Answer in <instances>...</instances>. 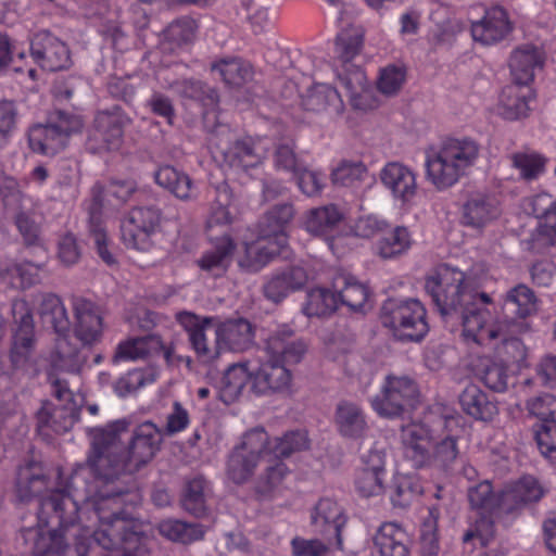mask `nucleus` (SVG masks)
<instances>
[{"label":"nucleus","mask_w":556,"mask_h":556,"mask_svg":"<svg viewBox=\"0 0 556 556\" xmlns=\"http://www.w3.org/2000/svg\"><path fill=\"white\" fill-rule=\"evenodd\" d=\"M367 175L368 170L363 162L344 160L332 169L330 178L336 186L355 188Z\"/></svg>","instance_id":"5fc2aeb1"},{"label":"nucleus","mask_w":556,"mask_h":556,"mask_svg":"<svg viewBox=\"0 0 556 556\" xmlns=\"http://www.w3.org/2000/svg\"><path fill=\"white\" fill-rule=\"evenodd\" d=\"M155 381V375L148 369L129 370L114 383L115 393L125 397L140 388Z\"/></svg>","instance_id":"13d9d810"},{"label":"nucleus","mask_w":556,"mask_h":556,"mask_svg":"<svg viewBox=\"0 0 556 556\" xmlns=\"http://www.w3.org/2000/svg\"><path fill=\"white\" fill-rule=\"evenodd\" d=\"M510 160L520 176L527 180L538 178L544 170L545 160L535 152H517Z\"/></svg>","instance_id":"bf43d9fd"},{"label":"nucleus","mask_w":556,"mask_h":556,"mask_svg":"<svg viewBox=\"0 0 556 556\" xmlns=\"http://www.w3.org/2000/svg\"><path fill=\"white\" fill-rule=\"evenodd\" d=\"M30 52L35 62L46 71L64 70L71 63L67 46L47 30L34 35Z\"/></svg>","instance_id":"412c9836"},{"label":"nucleus","mask_w":556,"mask_h":556,"mask_svg":"<svg viewBox=\"0 0 556 556\" xmlns=\"http://www.w3.org/2000/svg\"><path fill=\"white\" fill-rule=\"evenodd\" d=\"M467 497L470 507L481 514L473 525H471L463 535L465 545H477L485 547L494 536V516L496 492L493 491L489 480L475 483L467 489Z\"/></svg>","instance_id":"1a4fd4ad"},{"label":"nucleus","mask_w":556,"mask_h":556,"mask_svg":"<svg viewBox=\"0 0 556 556\" xmlns=\"http://www.w3.org/2000/svg\"><path fill=\"white\" fill-rule=\"evenodd\" d=\"M90 236L93 241L96 251L99 257L108 266H114L117 264L116 255L111 250V242L106 236V232L102 225L96 222L94 217L90 220Z\"/></svg>","instance_id":"69168bd1"},{"label":"nucleus","mask_w":556,"mask_h":556,"mask_svg":"<svg viewBox=\"0 0 556 556\" xmlns=\"http://www.w3.org/2000/svg\"><path fill=\"white\" fill-rule=\"evenodd\" d=\"M92 140L100 141L99 150L115 151L123 142V121L113 113L100 112L94 119Z\"/></svg>","instance_id":"4c0bfd02"},{"label":"nucleus","mask_w":556,"mask_h":556,"mask_svg":"<svg viewBox=\"0 0 556 556\" xmlns=\"http://www.w3.org/2000/svg\"><path fill=\"white\" fill-rule=\"evenodd\" d=\"M342 219L343 214L338 206L328 204L307 211L303 227L313 236H328L338 228Z\"/></svg>","instance_id":"ea45409f"},{"label":"nucleus","mask_w":556,"mask_h":556,"mask_svg":"<svg viewBox=\"0 0 556 556\" xmlns=\"http://www.w3.org/2000/svg\"><path fill=\"white\" fill-rule=\"evenodd\" d=\"M268 434L263 428L247 431L227 459L226 472L236 484H243L254 475L261 458L267 455Z\"/></svg>","instance_id":"6e6552de"},{"label":"nucleus","mask_w":556,"mask_h":556,"mask_svg":"<svg viewBox=\"0 0 556 556\" xmlns=\"http://www.w3.org/2000/svg\"><path fill=\"white\" fill-rule=\"evenodd\" d=\"M161 215L154 207L132 208L122 222V240L126 247L146 251L150 248V237L160 225Z\"/></svg>","instance_id":"4468645a"},{"label":"nucleus","mask_w":556,"mask_h":556,"mask_svg":"<svg viewBox=\"0 0 556 556\" xmlns=\"http://www.w3.org/2000/svg\"><path fill=\"white\" fill-rule=\"evenodd\" d=\"M500 336L490 345H494L501 362L506 364H518L526 359L527 350L522 341L516 337H507L500 326Z\"/></svg>","instance_id":"6e6d98bb"},{"label":"nucleus","mask_w":556,"mask_h":556,"mask_svg":"<svg viewBox=\"0 0 556 556\" xmlns=\"http://www.w3.org/2000/svg\"><path fill=\"white\" fill-rule=\"evenodd\" d=\"M285 247L279 245L273 238H264L260 233L256 241L245 243L244 254L239 258L238 264L248 271H258Z\"/></svg>","instance_id":"e433bc0d"},{"label":"nucleus","mask_w":556,"mask_h":556,"mask_svg":"<svg viewBox=\"0 0 556 556\" xmlns=\"http://www.w3.org/2000/svg\"><path fill=\"white\" fill-rule=\"evenodd\" d=\"M160 534L173 542L189 544L203 538L204 531L199 523L166 519L159 523Z\"/></svg>","instance_id":"09e8293b"},{"label":"nucleus","mask_w":556,"mask_h":556,"mask_svg":"<svg viewBox=\"0 0 556 556\" xmlns=\"http://www.w3.org/2000/svg\"><path fill=\"white\" fill-rule=\"evenodd\" d=\"M211 489L208 482L203 477H194L186 484L182 496V507L195 517H202L206 514V497Z\"/></svg>","instance_id":"de8ad7c7"},{"label":"nucleus","mask_w":556,"mask_h":556,"mask_svg":"<svg viewBox=\"0 0 556 556\" xmlns=\"http://www.w3.org/2000/svg\"><path fill=\"white\" fill-rule=\"evenodd\" d=\"M542 495L543 489L535 478L522 477L496 492L494 516L513 514L527 503L539 501Z\"/></svg>","instance_id":"a211bd4d"},{"label":"nucleus","mask_w":556,"mask_h":556,"mask_svg":"<svg viewBox=\"0 0 556 556\" xmlns=\"http://www.w3.org/2000/svg\"><path fill=\"white\" fill-rule=\"evenodd\" d=\"M294 208L290 203L271 207L260 222V233L264 238H273L279 245L287 244V229L294 217Z\"/></svg>","instance_id":"f704fd0d"},{"label":"nucleus","mask_w":556,"mask_h":556,"mask_svg":"<svg viewBox=\"0 0 556 556\" xmlns=\"http://www.w3.org/2000/svg\"><path fill=\"white\" fill-rule=\"evenodd\" d=\"M534 92L529 85L513 83L506 86L501 94L500 114L509 121L528 116Z\"/></svg>","instance_id":"c756f323"},{"label":"nucleus","mask_w":556,"mask_h":556,"mask_svg":"<svg viewBox=\"0 0 556 556\" xmlns=\"http://www.w3.org/2000/svg\"><path fill=\"white\" fill-rule=\"evenodd\" d=\"M417 383L407 376H386L380 392L371 397L372 409L381 417H396L418 402Z\"/></svg>","instance_id":"ddd939ff"},{"label":"nucleus","mask_w":556,"mask_h":556,"mask_svg":"<svg viewBox=\"0 0 556 556\" xmlns=\"http://www.w3.org/2000/svg\"><path fill=\"white\" fill-rule=\"evenodd\" d=\"M498 202L494 197L477 193L464 204L463 218L468 226L480 228L500 216Z\"/></svg>","instance_id":"c9c22d12"},{"label":"nucleus","mask_w":556,"mask_h":556,"mask_svg":"<svg viewBox=\"0 0 556 556\" xmlns=\"http://www.w3.org/2000/svg\"><path fill=\"white\" fill-rule=\"evenodd\" d=\"M12 315L17 324L10 350L12 368L23 374L34 371L36 367V339L33 315L28 303L25 300L13 301Z\"/></svg>","instance_id":"9d476101"},{"label":"nucleus","mask_w":556,"mask_h":556,"mask_svg":"<svg viewBox=\"0 0 556 556\" xmlns=\"http://www.w3.org/2000/svg\"><path fill=\"white\" fill-rule=\"evenodd\" d=\"M292 384V372L287 365L271 357H265L254 368L253 388L258 393L287 392Z\"/></svg>","instance_id":"bb28decb"},{"label":"nucleus","mask_w":556,"mask_h":556,"mask_svg":"<svg viewBox=\"0 0 556 556\" xmlns=\"http://www.w3.org/2000/svg\"><path fill=\"white\" fill-rule=\"evenodd\" d=\"M481 380L490 390L495 392L506 391L509 380L507 365L502 362L486 364L481 372Z\"/></svg>","instance_id":"0e129e2a"},{"label":"nucleus","mask_w":556,"mask_h":556,"mask_svg":"<svg viewBox=\"0 0 556 556\" xmlns=\"http://www.w3.org/2000/svg\"><path fill=\"white\" fill-rule=\"evenodd\" d=\"M304 105L309 111L320 112L330 109L337 114L341 113L344 106L339 91L327 84L316 85L311 89Z\"/></svg>","instance_id":"49530a36"},{"label":"nucleus","mask_w":556,"mask_h":556,"mask_svg":"<svg viewBox=\"0 0 556 556\" xmlns=\"http://www.w3.org/2000/svg\"><path fill=\"white\" fill-rule=\"evenodd\" d=\"M254 368L250 363L230 365L220 381V392L224 401H235L244 389L249 380L253 381Z\"/></svg>","instance_id":"c03bdc74"},{"label":"nucleus","mask_w":556,"mask_h":556,"mask_svg":"<svg viewBox=\"0 0 556 556\" xmlns=\"http://www.w3.org/2000/svg\"><path fill=\"white\" fill-rule=\"evenodd\" d=\"M38 311L42 323L51 326L58 334L51 354L52 367L66 372H78L87 358L70 340V319L62 300L55 294H43Z\"/></svg>","instance_id":"20e7f679"},{"label":"nucleus","mask_w":556,"mask_h":556,"mask_svg":"<svg viewBox=\"0 0 556 556\" xmlns=\"http://www.w3.org/2000/svg\"><path fill=\"white\" fill-rule=\"evenodd\" d=\"M380 181L393 200L409 205L418 192L417 174L401 162H389L380 170Z\"/></svg>","instance_id":"aec40b11"},{"label":"nucleus","mask_w":556,"mask_h":556,"mask_svg":"<svg viewBox=\"0 0 556 556\" xmlns=\"http://www.w3.org/2000/svg\"><path fill=\"white\" fill-rule=\"evenodd\" d=\"M538 311V299L526 285L520 283L509 289L503 300L502 313L504 320L511 324L514 331L522 333L529 330L526 319Z\"/></svg>","instance_id":"f3484780"},{"label":"nucleus","mask_w":556,"mask_h":556,"mask_svg":"<svg viewBox=\"0 0 556 556\" xmlns=\"http://www.w3.org/2000/svg\"><path fill=\"white\" fill-rule=\"evenodd\" d=\"M0 195L4 204L12 208H26L27 203L30 205L33 202L20 190L17 180L8 175H0Z\"/></svg>","instance_id":"680f3d73"},{"label":"nucleus","mask_w":556,"mask_h":556,"mask_svg":"<svg viewBox=\"0 0 556 556\" xmlns=\"http://www.w3.org/2000/svg\"><path fill=\"white\" fill-rule=\"evenodd\" d=\"M74 311V334L84 346H93L103 336V317L92 301L76 296L72 302Z\"/></svg>","instance_id":"6ab92c4d"},{"label":"nucleus","mask_w":556,"mask_h":556,"mask_svg":"<svg viewBox=\"0 0 556 556\" xmlns=\"http://www.w3.org/2000/svg\"><path fill=\"white\" fill-rule=\"evenodd\" d=\"M541 64L540 54L534 47L516 49L509 61L514 83L529 85L533 80L534 70Z\"/></svg>","instance_id":"37998d69"},{"label":"nucleus","mask_w":556,"mask_h":556,"mask_svg":"<svg viewBox=\"0 0 556 556\" xmlns=\"http://www.w3.org/2000/svg\"><path fill=\"white\" fill-rule=\"evenodd\" d=\"M334 421L339 433L349 439H359L368 429L366 415L362 407L349 401L338 404Z\"/></svg>","instance_id":"72a5a7b5"},{"label":"nucleus","mask_w":556,"mask_h":556,"mask_svg":"<svg viewBox=\"0 0 556 556\" xmlns=\"http://www.w3.org/2000/svg\"><path fill=\"white\" fill-rule=\"evenodd\" d=\"M161 346L162 339L157 334L129 338L118 343L113 362L143 359Z\"/></svg>","instance_id":"a19ab883"},{"label":"nucleus","mask_w":556,"mask_h":556,"mask_svg":"<svg viewBox=\"0 0 556 556\" xmlns=\"http://www.w3.org/2000/svg\"><path fill=\"white\" fill-rule=\"evenodd\" d=\"M211 144L227 165L243 170L262 164L269 149V141L265 138L238 139L226 128L217 130L211 139Z\"/></svg>","instance_id":"0eeeda50"},{"label":"nucleus","mask_w":556,"mask_h":556,"mask_svg":"<svg viewBox=\"0 0 556 556\" xmlns=\"http://www.w3.org/2000/svg\"><path fill=\"white\" fill-rule=\"evenodd\" d=\"M176 320L188 333L189 342L201 361L212 362L219 356L217 340L215 339V343L210 345L206 337V330L211 326L212 318L200 317L184 311L176 314Z\"/></svg>","instance_id":"5701e85b"},{"label":"nucleus","mask_w":556,"mask_h":556,"mask_svg":"<svg viewBox=\"0 0 556 556\" xmlns=\"http://www.w3.org/2000/svg\"><path fill=\"white\" fill-rule=\"evenodd\" d=\"M338 305L339 299L334 289L315 288L307 293L303 311L308 317L324 316L336 311Z\"/></svg>","instance_id":"864d4df0"},{"label":"nucleus","mask_w":556,"mask_h":556,"mask_svg":"<svg viewBox=\"0 0 556 556\" xmlns=\"http://www.w3.org/2000/svg\"><path fill=\"white\" fill-rule=\"evenodd\" d=\"M386 478V454L370 450L363 456V466L355 477V488L364 497L378 496L383 492Z\"/></svg>","instance_id":"b1692460"},{"label":"nucleus","mask_w":556,"mask_h":556,"mask_svg":"<svg viewBox=\"0 0 556 556\" xmlns=\"http://www.w3.org/2000/svg\"><path fill=\"white\" fill-rule=\"evenodd\" d=\"M448 319L462 323L465 338L471 339L479 345L491 344L501 334L498 324H488L489 311L479 307L473 300L469 304H465L460 312H456Z\"/></svg>","instance_id":"dca6fc26"},{"label":"nucleus","mask_w":556,"mask_h":556,"mask_svg":"<svg viewBox=\"0 0 556 556\" xmlns=\"http://www.w3.org/2000/svg\"><path fill=\"white\" fill-rule=\"evenodd\" d=\"M219 353L223 350L244 352L254 345L255 331L252 324L244 319H229L215 331Z\"/></svg>","instance_id":"cd10ccee"},{"label":"nucleus","mask_w":556,"mask_h":556,"mask_svg":"<svg viewBox=\"0 0 556 556\" xmlns=\"http://www.w3.org/2000/svg\"><path fill=\"white\" fill-rule=\"evenodd\" d=\"M409 536L397 523L386 522L374 536V549L379 556H408Z\"/></svg>","instance_id":"2f4dec72"},{"label":"nucleus","mask_w":556,"mask_h":556,"mask_svg":"<svg viewBox=\"0 0 556 556\" xmlns=\"http://www.w3.org/2000/svg\"><path fill=\"white\" fill-rule=\"evenodd\" d=\"M81 128L83 121L78 115L59 112L54 122L38 124L29 129V148L35 153L53 156L66 147L70 136Z\"/></svg>","instance_id":"f8f14e48"},{"label":"nucleus","mask_w":556,"mask_h":556,"mask_svg":"<svg viewBox=\"0 0 556 556\" xmlns=\"http://www.w3.org/2000/svg\"><path fill=\"white\" fill-rule=\"evenodd\" d=\"M74 425L72 413L65 407L46 403L37 413V427L40 432L51 430L56 434L68 431Z\"/></svg>","instance_id":"a18cd8bd"},{"label":"nucleus","mask_w":556,"mask_h":556,"mask_svg":"<svg viewBox=\"0 0 556 556\" xmlns=\"http://www.w3.org/2000/svg\"><path fill=\"white\" fill-rule=\"evenodd\" d=\"M308 447V438L305 431H291L281 438L270 440L268 438L267 455L280 459L288 457L295 452L306 450Z\"/></svg>","instance_id":"603ef678"},{"label":"nucleus","mask_w":556,"mask_h":556,"mask_svg":"<svg viewBox=\"0 0 556 556\" xmlns=\"http://www.w3.org/2000/svg\"><path fill=\"white\" fill-rule=\"evenodd\" d=\"M154 179L160 187L180 200H191L197 194V188L189 175L174 166H161L154 173Z\"/></svg>","instance_id":"58836bf2"},{"label":"nucleus","mask_w":556,"mask_h":556,"mask_svg":"<svg viewBox=\"0 0 556 556\" xmlns=\"http://www.w3.org/2000/svg\"><path fill=\"white\" fill-rule=\"evenodd\" d=\"M235 249L232 238L228 235L222 236L212 241V248L197 260V264L211 276L222 277L231 265Z\"/></svg>","instance_id":"c85d7f7f"},{"label":"nucleus","mask_w":556,"mask_h":556,"mask_svg":"<svg viewBox=\"0 0 556 556\" xmlns=\"http://www.w3.org/2000/svg\"><path fill=\"white\" fill-rule=\"evenodd\" d=\"M307 350L306 343L298 338L288 326L278 327L267 338L265 357H271L285 365L298 364Z\"/></svg>","instance_id":"4be33fe9"},{"label":"nucleus","mask_w":556,"mask_h":556,"mask_svg":"<svg viewBox=\"0 0 556 556\" xmlns=\"http://www.w3.org/2000/svg\"><path fill=\"white\" fill-rule=\"evenodd\" d=\"M364 33L361 27L342 29L336 38L333 66L342 87L352 100L367 88V78L363 70L353 61L363 48Z\"/></svg>","instance_id":"423d86ee"},{"label":"nucleus","mask_w":556,"mask_h":556,"mask_svg":"<svg viewBox=\"0 0 556 556\" xmlns=\"http://www.w3.org/2000/svg\"><path fill=\"white\" fill-rule=\"evenodd\" d=\"M459 404L465 414L476 420L491 421L498 414L497 404L477 384H467L459 394Z\"/></svg>","instance_id":"7c9ffc66"},{"label":"nucleus","mask_w":556,"mask_h":556,"mask_svg":"<svg viewBox=\"0 0 556 556\" xmlns=\"http://www.w3.org/2000/svg\"><path fill=\"white\" fill-rule=\"evenodd\" d=\"M342 508L331 498H321L312 513V523L316 531L329 535L328 544L342 549L341 530L345 525Z\"/></svg>","instance_id":"a878e982"},{"label":"nucleus","mask_w":556,"mask_h":556,"mask_svg":"<svg viewBox=\"0 0 556 556\" xmlns=\"http://www.w3.org/2000/svg\"><path fill=\"white\" fill-rule=\"evenodd\" d=\"M405 78L406 73L402 66H386L379 74L377 81L378 90L386 96H394L401 90Z\"/></svg>","instance_id":"e2e57ef3"},{"label":"nucleus","mask_w":556,"mask_h":556,"mask_svg":"<svg viewBox=\"0 0 556 556\" xmlns=\"http://www.w3.org/2000/svg\"><path fill=\"white\" fill-rule=\"evenodd\" d=\"M480 155L479 144L471 139H450L426 154V177L438 189L445 190L459 181L473 167Z\"/></svg>","instance_id":"f03ea898"},{"label":"nucleus","mask_w":556,"mask_h":556,"mask_svg":"<svg viewBox=\"0 0 556 556\" xmlns=\"http://www.w3.org/2000/svg\"><path fill=\"white\" fill-rule=\"evenodd\" d=\"M467 20L472 40L481 46L496 45L513 30L507 11L497 4H473L468 10Z\"/></svg>","instance_id":"9b49d317"},{"label":"nucleus","mask_w":556,"mask_h":556,"mask_svg":"<svg viewBox=\"0 0 556 556\" xmlns=\"http://www.w3.org/2000/svg\"><path fill=\"white\" fill-rule=\"evenodd\" d=\"M197 30V22L189 16H182L169 24L166 29V37L168 40L180 46L191 42L195 37Z\"/></svg>","instance_id":"338daca9"},{"label":"nucleus","mask_w":556,"mask_h":556,"mask_svg":"<svg viewBox=\"0 0 556 556\" xmlns=\"http://www.w3.org/2000/svg\"><path fill=\"white\" fill-rule=\"evenodd\" d=\"M127 427V421L117 420L93 430L87 467L94 476L96 495L87 498L86 507H92L99 529L94 531L96 543L87 549L78 547V556H109L104 549L119 547H123L121 554H125L128 547L131 556L147 554L141 538L123 511L122 497L128 493L129 486L122 478H129L153 458L163 441V431L151 421L142 422L132 431L125 447L122 439Z\"/></svg>","instance_id":"f257e3e1"},{"label":"nucleus","mask_w":556,"mask_h":556,"mask_svg":"<svg viewBox=\"0 0 556 556\" xmlns=\"http://www.w3.org/2000/svg\"><path fill=\"white\" fill-rule=\"evenodd\" d=\"M212 70L218 72L227 85L235 87L245 84L253 76L251 64L238 58L220 60L212 65Z\"/></svg>","instance_id":"3c124183"},{"label":"nucleus","mask_w":556,"mask_h":556,"mask_svg":"<svg viewBox=\"0 0 556 556\" xmlns=\"http://www.w3.org/2000/svg\"><path fill=\"white\" fill-rule=\"evenodd\" d=\"M307 273L299 265L286 266L266 278L263 292L274 303L285 300L290 293L301 290L307 281Z\"/></svg>","instance_id":"393cba45"},{"label":"nucleus","mask_w":556,"mask_h":556,"mask_svg":"<svg viewBox=\"0 0 556 556\" xmlns=\"http://www.w3.org/2000/svg\"><path fill=\"white\" fill-rule=\"evenodd\" d=\"M478 286L479 282L473 278L472 271L464 273L450 265H443L434 275L427 278L425 289L441 316L448 319L475 299L473 290Z\"/></svg>","instance_id":"7ed1b4c3"},{"label":"nucleus","mask_w":556,"mask_h":556,"mask_svg":"<svg viewBox=\"0 0 556 556\" xmlns=\"http://www.w3.org/2000/svg\"><path fill=\"white\" fill-rule=\"evenodd\" d=\"M332 289L337 293L339 303L349 306L353 311L361 309L368 298L367 287L346 274H339L334 277Z\"/></svg>","instance_id":"79ce46f5"},{"label":"nucleus","mask_w":556,"mask_h":556,"mask_svg":"<svg viewBox=\"0 0 556 556\" xmlns=\"http://www.w3.org/2000/svg\"><path fill=\"white\" fill-rule=\"evenodd\" d=\"M410 244L412 238L408 229L403 226H396L377 241L376 250L382 258H393L405 253L410 248Z\"/></svg>","instance_id":"8fccbe9b"},{"label":"nucleus","mask_w":556,"mask_h":556,"mask_svg":"<svg viewBox=\"0 0 556 556\" xmlns=\"http://www.w3.org/2000/svg\"><path fill=\"white\" fill-rule=\"evenodd\" d=\"M380 320L401 341L419 342L429 331L426 308L417 299H388L380 308Z\"/></svg>","instance_id":"39448f33"},{"label":"nucleus","mask_w":556,"mask_h":556,"mask_svg":"<svg viewBox=\"0 0 556 556\" xmlns=\"http://www.w3.org/2000/svg\"><path fill=\"white\" fill-rule=\"evenodd\" d=\"M526 409L529 416L538 418L541 424L553 420L556 409V397L546 392L531 396L526 402Z\"/></svg>","instance_id":"052dcab7"},{"label":"nucleus","mask_w":556,"mask_h":556,"mask_svg":"<svg viewBox=\"0 0 556 556\" xmlns=\"http://www.w3.org/2000/svg\"><path fill=\"white\" fill-rule=\"evenodd\" d=\"M420 554L421 556H439L440 546L437 534V518L430 511L429 517L424 521L420 530Z\"/></svg>","instance_id":"774afa93"},{"label":"nucleus","mask_w":556,"mask_h":556,"mask_svg":"<svg viewBox=\"0 0 556 556\" xmlns=\"http://www.w3.org/2000/svg\"><path fill=\"white\" fill-rule=\"evenodd\" d=\"M434 433L425 421H410L401 427L400 444L403 457L414 468H425L429 459V448L433 446Z\"/></svg>","instance_id":"2eb2a0df"},{"label":"nucleus","mask_w":556,"mask_h":556,"mask_svg":"<svg viewBox=\"0 0 556 556\" xmlns=\"http://www.w3.org/2000/svg\"><path fill=\"white\" fill-rule=\"evenodd\" d=\"M458 456L457 441L454 437H445L437 441L433 439V446L429 448V459L425 464V468L438 467L447 468Z\"/></svg>","instance_id":"4d7b16f0"},{"label":"nucleus","mask_w":556,"mask_h":556,"mask_svg":"<svg viewBox=\"0 0 556 556\" xmlns=\"http://www.w3.org/2000/svg\"><path fill=\"white\" fill-rule=\"evenodd\" d=\"M289 475L288 467L281 460L266 466L255 482V494L261 501H274L282 497L288 489L286 481Z\"/></svg>","instance_id":"473e14b6"}]
</instances>
